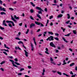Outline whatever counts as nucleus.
<instances>
[{
    "mask_svg": "<svg viewBox=\"0 0 77 77\" xmlns=\"http://www.w3.org/2000/svg\"><path fill=\"white\" fill-rule=\"evenodd\" d=\"M71 34V33H69L67 35H65L64 36H69V35Z\"/></svg>",
    "mask_w": 77,
    "mask_h": 77,
    "instance_id": "obj_14",
    "label": "nucleus"
},
{
    "mask_svg": "<svg viewBox=\"0 0 77 77\" xmlns=\"http://www.w3.org/2000/svg\"><path fill=\"white\" fill-rule=\"evenodd\" d=\"M35 23L36 24H37V25H38V26L40 25V23L38 22L35 21Z\"/></svg>",
    "mask_w": 77,
    "mask_h": 77,
    "instance_id": "obj_12",
    "label": "nucleus"
},
{
    "mask_svg": "<svg viewBox=\"0 0 77 77\" xmlns=\"http://www.w3.org/2000/svg\"><path fill=\"white\" fill-rule=\"evenodd\" d=\"M75 70L77 71V66H76L75 67Z\"/></svg>",
    "mask_w": 77,
    "mask_h": 77,
    "instance_id": "obj_64",
    "label": "nucleus"
},
{
    "mask_svg": "<svg viewBox=\"0 0 77 77\" xmlns=\"http://www.w3.org/2000/svg\"><path fill=\"white\" fill-rule=\"evenodd\" d=\"M30 18L31 20H34V19H33V18L32 16H30Z\"/></svg>",
    "mask_w": 77,
    "mask_h": 77,
    "instance_id": "obj_33",
    "label": "nucleus"
},
{
    "mask_svg": "<svg viewBox=\"0 0 77 77\" xmlns=\"http://www.w3.org/2000/svg\"><path fill=\"white\" fill-rule=\"evenodd\" d=\"M9 60L10 61V62H12V65H13V66H14L15 67H16V68H18V66H17L16 65H20V64L16 62H15L14 60ZM14 63H15V65L14 64Z\"/></svg>",
    "mask_w": 77,
    "mask_h": 77,
    "instance_id": "obj_1",
    "label": "nucleus"
},
{
    "mask_svg": "<svg viewBox=\"0 0 77 77\" xmlns=\"http://www.w3.org/2000/svg\"><path fill=\"white\" fill-rule=\"evenodd\" d=\"M30 12L31 13H33L34 12V10H33V9H31L30 10Z\"/></svg>",
    "mask_w": 77,
    "mask_h": 77,
    "instance_id": "obj_24",
    "label": "nucleus"
},
{
    "mask_svg": "<svg viewBox=\"0 0 77 77\" xmlns=\"http://www.w3.org/2000/svg\"><path fill=\"white\" fill-rule=\"evenodd\" d=\"M22 75V73H19L18 74V75Z\"/></svg>",
    "mask_w": 77,
    "mask_h": 77,
    "instance_id": "obj_44",
    "label": "nucleus"
},
{
    "mask_svg": "<svg viewBox=\"0 0 77 77\" xmlns=\"http://www.w3.org/2000/svg\"><path fill=\"white\" fill-rule=\"evenodd\" d=\"M14 18H15V19H16V20H19V19H20L19 17H17L16 15H14Z\"/></svg>",
    "mask_w": 77,
    "mask_h": 77,
    "instance_id": "obj_11",
    "label": "nucleus"
},
{
    "mask_svg": "<svg viewBox=\"0 0 77 77\" xmlns=\"http://www.w3.org/2000/svg\"><path fill=\"white\" fill-rule=\"evenodd\" d=\"M2 11H4V12H6V10H5V8H2Z\"/></svg>",
    "mask_w": 77,
    "mask_h": 77,
    "instance_id": "obj_35",
    "label": "nucleus"
},
{
    "mask_svg": "<svg viewBox=\"0 0 77 77\" xmlns=\"http://www.w3.org/2000/svg\"><path fill=\"white\" fill-rule=\"evenodd\" d=\"M63 38V41H65V42L66 43H67V42H68V41H66V39H65V38Z\"/></svg>",
    "mask_w": 77,
    "mask_h": 77,
    "instance_id": "obj_19",
    "label": "nucleus"
},
{
    "mask_svg": "<svg viewBox=\"0 0 77 77\" xmlns=\"http://www.w3.org/2000/svg\"><path fill=\"white\" fill-rule=\"evenodd\" d=\"M35 24L33 23H32L30 25V28H32V27H35Z\"/></svg>",
    "mask_w": 77,
    "mask_h": 77,
    "instance_id": "obj_8",
    "label": "nucleus"
},
{
    "mask_svg": "<svg viewBox=\"0 0 77 77\" xmlns=\"http://www.w3.org/2000/svg\"><path fill=\"white\" fill-rule=\"evenodd\" d=\"M33 39L34 41H36V38H35V37H34L33 38Z\"/></svg>",
    "mask_w": 77,
    "mask_h": 77,
    "instance_id": "obj_46",
    "label": "nucleus"
},
{
    "mask_svg": "<svg viewBox=\"0 0 77 77\" xmlns=\"http://www.w3.org/2000/svg\"><path fill=\"white\" fill-rule=\"evenodd\" d=\"M72 32L74 34H75V35H76V34H77V32H76V30H73L72 31Z\"/></svg>",
    "mask_w": 77,
    "mask_h": 77,
    "instance_id": "obj_17",
    "label": "nucleus"
},
{
    "mask_svg": "<svg viewBox=\"0 0 77 77\" xmlns=\"http://www.w3.org/2000/svg\"><path fill=\"white\" fill-rule=\"evenodd\" d=\"M74 64L75 63H72L71 64H70V66H72L73 65H74Z\"/></svg>",
    "mask_w": 77,
    "mask_h": 77,
    "instance_id": "obj_26",
    "label": "nucleus"
},
{
    "mask_svg": "<svg viewBox=\"0 0 77 77\" xmlns=\"http://www.w3.org/2000/svg\"><path fill=\"white\" fill-rule=\"evenodd\" d=\"M3 8L1 6H0V11H2Z\"/></svg>",
    "mask_w": 77,
    "mask_h": 77,
    "instance_id": "obj_55",
    "label": "nucleus"
},
{
    "mask_svg": "<svg viewBox=\"0 0 77 77\" xmlns=\"http://www.w3.org/2000/svg\"><path fill=\"white\" fill-rule=\"evenodd\" d=\"M6 21L5 20H4L3 22L2 25L5 26H7V24H6Z\"/></svg>",
    "mask_w": 77,
    "mask_h": 77,
    "instance_id": "obj_7",
    "label": "nucleus"
},
{
    "mask_svg": "<svg viewBox=\"0 0 77 77\" xmlns=\"http://www.w3.org/2000/svg\"><path fill=\"white\" fill-rule=\"evenodd\" d=\"M46 35H47V32H45L43 33V36H45Z\"/></svg>",
    "mask_w": 77,
    "mask_h": 77,
    "instance_id": "obj_29",
    "label": "nucleus"
},
{
    "mask_svg": "<svg viewBox=\"0 0 77 77\" xmlns=\"http://www.w3.org/2000/svg\"><path fill=\"white\" fill-rule=\"evenodd\" d=\"M4 50L5 51H7V52H8V53H9V50H8L4 49Z\"/></svg>",
    "mask_w": 77,
    "mask_h": 77,
    "instance_id": "obj_42",
    "label": "nucleus"
},
{
    "mask_svg": "<svg viewBox=\"0 0 77 77\" xmlns=\"http://www.w3.org/2000/svg\"><path fill=\"white\" fill-rule=\"evenodd\" d=\"M8 26H9V27H12V25H11V23L8 24Z\"/></svg>",
    "mask_w": 77,
    "mask_h": 77,
    "instance_id": "obj_41",
    "label": "nucleus"
},
{
    "mask_svg": "<svg viewBox=\"0 0 77 77\" xmlns=\"http://www.w3.org/2000/svg\"><path fill=\"white\" fill-rule=\"evenodd\" d=\"M62 16H63L62 14H60L57 17L58 18H62Z\"/></svg>",
    "mask_w": 77,
    "mask_h": 77,
    "instance_id": "obj_10",
    "label": "nucleus"
},
{
    "mask_svg": "<svg viewBox=\"0 0 77 77\" xmlns=\"http://www.w3.org/2000/svg\"><path fill=\"white\" fill-rule=\"evenodd\" d=\"M49 39L50 41H53L54 40V37L51 36L49 37Z\"/></svg>",
    "mask_w": 77,
    "mask_h": 77,
    "instance_id": "obj_5",
    "label": "nucleus"
},
{
    "mask_svg": "<svg viewBox=\"0 0 77 77\" xmlns=\"http://www.w3.org/2000/svg\"><path fill=\"white\" fill-rule=\"evenodd\" d=\"M48 33L49 34V35H53V32H48Z\"/></svg>",
    "mask_w": 77,
    "mask_h": 77,
    "instance_id": "obj_13",
    "label": "nucleus"
},
{
    "mask_svg": "<svg viewBox=\"0 0 77 77\" xmlns=\"http://www.w3.org/2000/svg\"><path fill=\"white\" fill-rule=\"evenodd\" d=\"M37 16L39 18V19H41V16H40V15L39 14H37Z\"/></svg>",
    "mask_w": 77,
    "mask_h": 77,
    "instance_id": "obj_20",
    "label": "nucleus"
},
{
    "mask_svg": "<svg viewBox=\"0 0 77 77\" xmlns=\"http://www.w3.org/2000/svg\"><path fill=\"white\" fill-rule=\"evenodd\" d=\"M54 39L57 41H59V38L57 37H55L54 38Z\"/></svg>",
    "mask_w": 77,
    "mask_h": 77,
    "instance_id": "obj_30",
    "label": "nucleus"
},
{
    "mask_svg": "<svg viewBox=\"0 0 77 77\" xmlns=\"http://www.w3.org/2000/svg\"><path fill=\"white\" fill-rule=\"evenodd\" d=\"M70 22V20H68V21L66 22V24H69V23Z\"/></svg>",
    "mask_w": 77,
    "mask_h": 77,
    "instance_id": "obj_38",
    "label": "nucleus"
},
{
    "mask_svg": "<svg viewBox=\"0 0 77 77\" xmlns=\"http://www.w3.org/2000/svg\"><path fill=\"white\" fill-rule=\"evenodd\" d=\"M53 18V16H51L50 17H49V19L50 20H51V18Z\"/></svg>",
    "mask_w": 77,
    "mask_h": 77,
    "instance_id": "obj_40",
    "label": "nucleus"
},
{
    "mask_svg": "<svg viewBox=\"0 0 77 77\" xmlns=\"http://www.w3.org/2000/svg\"><path fill=\"white\" fill-rule=\"evenodd\" d=\"M31 35H33V31L31 30L30 32Z\"/></svg>",
    "mask_w": 77,
    "mask_h": 77,
    "instance_id": "obj_48",
    "label": "nucleus"
},
{
    "mask_svg": "<svg viewBox=\"0 0 77 77\" xmlns=\"http://www.w3.org/2000/svg\"><path fill=\"white\" fill-rule=\"evenodd\" d=\"M23 47H24V48L26 49H27V48H26V47H25L24 46V44L23 45Z\"/></svg>",
    "mask_w": 77,
    "mask_h": 77,
    "instance_id": "obj_53",
    "label": "nucleus"
},
{
    "mask_svg": "<svg viewBox=\"0 0 77 77\" xmlns=\"http://www.w3.org/2000/svg\"><path fill=\"white\" fill-rule=\"evenodd\" d=\"M50 46H51L52 47H54V48H56V46L54 45V44L53 43V42H51L50 43Z\"/></svg>",
    "mask_w": 77,
    "mask_h": 77,
    "instance_id": "obj_4",
    "label": "nucleus"
},
{
    "mask_svg": "<svg viewBox=\"0 0 77 77\" xmlns=\"http://www.w3.org/2000/svg\"><path fill=\"white\" fill-rule=\"evenodd\" d=\"M50 61H51V62H53V61H54V60H53V58H52L51 57V58H50Z\"/></svg>",
    "mask_w": 77,
    "mask_h": 77,
    "instance_id": "obj_36",
    "label": "nucleus"
},
{
    "mask_svg": "<svg viewBox=\"0 0 77 77\" xmlns=\"http://www.w3.org/2000/svg\"><path fill=\"white\" fill-rule=\"evenodd\" d=\"M51 63H52V64H53L54 65H56V63H54V61H52L51 62Z\"/></svg>",
    "mask_w": 77,
    "mask_h": 77,
    "instance_id": "obj_31",
    "label": "nucleus"
},
{
    "mask_svg": "<svg viewBox=\"0 0 77 77\" xmlns=\"http://www.w3.org/2000/svg\"><path fill=\"white\" fill-rule=\"evenodd\" d=\"M5 63V61H3L0 63L1 65H3Z\"/></svg>",
    "mask_w": 77,
    "mask_h": 77,
    "instance_id": "obj_52",
    "label": "nucleus"
},
{
    "mask_svg": "<svg viewBox=\"0 0 77 77\" xmlns=\"http://www.w3.org/2000/svg\"><path fill=\"white\" fill-rule=\"evenodd\" d=\"M63 75H66V77H69V75H68L66 74V73H63Z\"/></svg>",
    "mask_w": 77,
    "mask_h": 77,
    "instance_id": "obj_23",
    "label": "nucleus"
},
{
    "mask_svg": "<svg viewBox=\"0 0 77 77\" xmlns=\"http://www.w3.org/2000/svg\"><path fill=\"white\" fill-rule=\"evenodd\" d=\"M4 47H5V48H7V49H10V48H9L8 47H6V45L5 44H4Z\"/></svg>",
    "mask_w": 77,
    "mask_h": 77,
    "instance_id": "obj_16",
    "label": "nucleus"
},
{
    "mask_svg": "<svg viewBox=\"0 0 77 77\" xmlns=\"http://www.w3.org/2000/svg\"><path fill=\"white\" fill-rule=\"evenodd\" d=\"M29 29H27V31L26 32V34H27V33H29Z\"/></svg>",
    "mask_w": 77,
    "mask_h": 77,
    "instance_id": "obj_34",
    "label": "nucleus"
},
{
    "mask_svg": "<svg viewBox=\"0 0 77 77\" xmlns=\"http://www.w3.org/2000/svg\"><path fill=\"white\" fill-rule=\"evenodd\" d=\"M3 53H4V54H5V55L8 56V54H7V53H6V52L5 51H3Z\"/></svg>",
    "mask_w": 77,
    "mask_h": 77,
    "instance_id": "obj_32",
    "label": "nucleus"
},
{
    "mask_svg": "<svg viewBox=\"0 0 77 77\" xmlns=\"http://www.w3.org/2000/svg\"><path fill=\"white\" fill-rule=\"evenodd\" d=\"M55 36H59V34L57 33H55Z\"/></svg>",
    "mask_w": 77,
    "mask_h": 77,
    "instance_id": "obj_54",
    "label": "nucleus"
},
{
    "mask_svg": "<svg viewBox=\"0 0 77 77\" xmlns=\"http://www.w3.org/2000/svg\"><path fill=\"white\" fill-rule=\"evenodd\" d=\"M14 60L16 62H18V59L17 58H15Z\"/></svg>",
    "mask_w": 77,
    "mask_h": 77,
    "instance_id": "obj_57",
    "label": "nucleus"
},
{
    "mask_svg": "<svg viewBox=\"0 0 77 77\" xmlns=\"http://www.w3.org/2000/svg\"><path fill=\"white\" fill-rule=\"evenodd\" d=\"M35 8L37 9H38L40 11H38V13L39 14H42V11H43V10H42V9H41V8L38 7H37Z\"/></svg>",
    "mask_w": 77,
    "mask_h": 77,
    "instance_id": "obj_2",
    "label": "nucleus"
},
{
    "mask_svg": "<svg viewBox=\"0 0 77 77\" xmlns=\"http://www.w3.org/2000/svg\"><path fill=\"white\" fill-rule=\"evenodd\" d=\"M45 53H46V54H49V53H48V52L47 51H45Z\"/></svg>",
    "mask_w": 77,
    "mask_h": 77,
    "instance_id": "obj_59",
    "label": "nucleus"
},
{
    "mask_svg": "<svg viewBox=\"0 0 77 77\" xmlns=\"http://www.w3.org/2000/svg\"><path fill=\"white\" fill-rule=\"evenodd\" d=\"M40 25H41L40 27H44V26L42 23H40Z\"/></svg>",
    "mask_w": 77,
    "mask_h": 77,
    "instance_id": "obj_43",
    "label": "nucleus"
},
{
    "mask_svg": "<svg viewBox=\"0 0 77 77\" xmlns=\"http://www.w3.org/2000/svg\"><path fill=\"white\" fill-rule=\"evenodd\" d=\"M22 24H23V23H19V25L20 26H22Z\"/></svg>",
    "mask_w": 77,
    "mask_h": 77,
    "instance_id": "obj_62",
    "label": "nucleus"
},
{
    "mask_svg": "<svg viewBox=\"0 0 77 77\" xmlns=\"http://www.w3.org/2000/svg\"><path fill=\"white\" fill-rule=\"evenodd\" d=\"M8 57H9V58H10V59H13V57H12V56H8Z\"/></svg>",
    "mask_w": 77,
    "mask_h": 77,
    "instance_id": "obj_51",
    "label": "nucleus"
},
{
    "mask_svg": "<svg viewBox=\"0 0 77 77\" xmlns=\"http://www.w3.org/2000/svg\"><path fill=\"white\" fill-rule=\"evenodd\" d=\"M24 69L23 68H22L20 69V71H24Z\"/></svg>",
    "mask_w": 77,
    "mask_h": 77,
    "instance_id": "obj_47",
    "label": "nucleus"
},
{
    "mask_svg": "<svg viewBox=\"0 0 77 77\" xmlns=\"http://www.w3.org/2000/svg\"><path fill=\"white\" fill-rule=\"evenodd\" d=\"M13 21H14V22H15L16 23H17V20L15 19H14Z\"/></svg>",
    "mask_w": 77,
    "mask_h": 77,
    "instance_id": "obj_63",
    "label": "nucleus"
},
{
    "mask_svg": "<svg viewBox=\"0 0 77 77\" xmlns=\"http://www.w3.org/2000/svg\"><path fill=\"white\" fill-rule=\"evenodd\" d=\"M15 39L17 40H19V41H20V39L18 37H16L15 38Z\"/></svg>",
    "mask_w": 77,
    "mask_h": 77,
    "instance_id": "obj_37",
    "label": "nucleus"
},
{
    "mask_svg": "<svg viewBox=\"0 0 77 77\" xmlns=\"http://www.w3.org/2000/svg\"><path fill=\"white\" fill-rule=\"evenodd\" d=\"M30 3L31 4V5H32V6H33V7H35V5L32 2H30Z\"/></svg>",
    "mask_w": 77,
    "mask_h": 77,
    "instance_id": "obj_21",
    "label": "nucleus"
},
{
    "mask_svg": "<svg viewBox=\"0 0 77 77\" xmlns=\"http://www.w3.org/2000/svg\"><path fill=\"white\" fill-rule=\"evenodd\" d=\"M9 9H10V10H11V11H14V9L11 8H9Z\"/></svg>",
    "mask_w": 77,
    "mask_h": 77,
    "instance_id": "obj_49",
    "label": "nucleus"
},
{
    "mask_svg": "<svg viewBox=\"0 0 77 77\" xmlns=\"http://www.w3.org/2000/svg\"><path fill=\"white\" fill-rule=\"evenodd\" d=\"M1 15H6V13L5 12H1Z\"/></svg>",
    "mask_w": 77,
    "mask_h": 77,
    "instance_id": "obj_25",
    "label": "nucleus"
},
{
    "mask_svg": "<svg viewBox=\"0 0 77 77\" xmlns=\"http://www.w3.org/2000/svg\"><path fill=\"white\" fill-rule=\"evenodd\" d=\"M45 12H47V8H46L45 9Z\"/></svg>",
    "mask_w": 77,
    "mask_h": 77,
    "instance_id": "obj_56",
    "label": "nucleus"
},
{
    "mask_svg": "<svg viewBox=\"0 0 77 77\" xmlns=\"http://www.w3.org/2000/svg\"><path fill=\"white\" fill-rule=\"evenodd\" d=\"M31 51H33V50H34V47H33V44L32 43H31Z\"/></svg>",
    "mask_w": 77,
    "mask_h": 77,
    "instance_id": "obj_9",
    "label": "nucleus"
},
{
    "mask_svg": "<svg viewBox=\"0 0 77 77\" xmlns=\"http://www.w3.org/2000/svg\"><path fill=\"white\" fill-rule=\"evenodd\" d=\"M63 63L62 64V65H65L67 63L66 62H65V60H64L63 61Z\"/></svg>",
    "mask_w": 77,
    "mask_h": 77,
    "instance_id": "obj_18",
    "label": "nucleus"
},
{
    "mask_svg": "<svg viewBox=\"0 0 77 77\" xmlns=\"http://www.w3.org/2000/svg\"><path fill=\"white\" fill-rule=\"evenodd\" d=\"M57 73L58 74L60 75H62V73L60 72H57Z\"/></svg>",
    "mask_w": 77,
    "mask_h": 77,
    "instance_id": "obj_28",
    "label": "nucleus"
},
{
    "mask_svg": "<svg viewBox=\"0 0 77 77\" xmlns=\"http://www.w3.org/2000/svg\"><path fill=\"white\" fill-rule=\"evenodd\" d=\"M70 74H72V75H74V73L72 72L71 71L70 72Z\"/></svg>",
    "mask_w": 77,
    "mask_h": 77,
    "instance_id": "obj_45",
    "label": "nucleus"
},
{
    "mask_svg": "<svg viewBox=\"0 0 77 77\" xmlns=\"http://www.w3.org/2000/svg\"><path fill=\"white\" fill-rule=\"evenodd\" d=\"M0 29H1V30H4L5 29V28L4 27H2L0 26Z\"/></svg>",
    "mask_w": 77,
    "mask_h": 77,
    "instance_id": "obj_39",
    "label": "nucleus"
},
{
    "mask_svg": "<svg viewBox=\"0 0 77 77\" xmlns=\"http://www.w3.org/2000/svg\"><path fill=\"white\" fill-rule=\"evenodd\" d=\"M21 35V32H19L18 33V34L17 35V36L18 37L19 36H20Z\"/></svg>",
    "mask_w": 77,
    "mask_h": 77,
    "instance_id": "obj_27",
    "label": "nucleus"
},
{
    "mask_svg": "<svg viewBox=\"0 0 77 77\" xmlns=\"http://www.w3.org/2000/svg\"><path fill=\"white\" fill-rule=\"evenodd\" d=\"M67 16H68V17H67V18H68V19H69L71 17V16H70L69 15V14H67Z\"/></svg>",
    "mask_w": 77,
    "mask_h": 77,
    "instance_id": "obj_22",
    "label": "nucleus"
},
{
    "mask_svg": "<svg viewBox=\"0 0 77 77\" xmlns=\"http://www.w3.org/2000/svg\"><path fill=\"white\" fill-rule=\"evenodd\" d=\"M52 72H53V73H55V72H56V71L54 70H53Z\"/></svg>",
    "mask_w": 77,
    "mask_h": 77,
    "instance_id": "obj_58",
    "label": "nucleus"
},
{
    "mask_svg": "<svg viewBox=\"0 0 77 77\" xmlns=\"http://www.w3.org/2000/svg\"><path fill=\"white\" fill-rule=\"evenodd\" d=\"M6 23H11L12 24V25L13 26H15V24H14V22L11 21H8L7 20L6 21Z\"/></svg>",
    "mask_w": 77,
    "mask_h": 77,
    "instance_id": "obj_3",
    "label": "nucleus"
},
{
    "mask_svg": "<svg viewBox=\"0 0 77 77\" xmlns=\"http://www.w3.org/2000/svg\"><path fill=\"white\" fill-rule=\"evenodd\" d=\"M24 51L25 52V54L26 56V57H28V54H29V52H27V51H26V50H24Z\"/></svg>",
    "mask_w": 77,
    "mask_h": 77,
    "instance_id": "obj_6",
    "label": "nucleus"
},
{
    "mask_svg": "<svg viewBox=\"0 0 77 77\" xmlns=\"http://www.w3.org/2000/svg\"><path fill=\"white\" fill-rule=\"evenodd\" d=\"M18 44H23V45L24 44V43H23V42H22L21 41H20L19 42H18Z\"/></svg>",
    "mask_w": 77,
    "mask_h": 77,
    "instance_id": "obj_15",
    "label": "nucleus"
},
{
    "mask_svg": "<svg viewBox=\"0 0 77 77\" xmlns=\"http://www.w3.org/2000/svg\"><path fill=\"white\" fill-rule=\"evenodd\" d=\"M40 30H41V29H38V30L37 31V32H39V31H40Z\"/></svg>",
    "mask_w": 77,
    "mask_h": 77,
    "instance_id": "obj_60",
    "label": "nucleus"
},
{
    "mask_svg": "<svg viewBox=\"0 0 77 77\" xmlns=\"http://www.w3.org/2000/svg\"><path fill=\"white\" fill-rule=\"evenodd\" d=\"M54 3H57V2H56V0H54Z\"/></svg>",
    "mask_w": 77,
    "mask_h": 77,
    "instance_id": "obj_61",
    "label": "nucleus"
},
{
    "mask_svg": "<svg viewBox=\"0 0 77 77\" xmlns=\"http://www.w3.org/2000/svg\"><path fill=\"white\" fill-rule=\"evenodd\" d=\"M0 69H1V70L2 71H4V69H3L2 68H1Z\"/></svg>",
    "mask_w": 77,
    "mask_h": 77,
    "instance_id": "obj_50",
    "label": "nucleus"
}]
</instances>
